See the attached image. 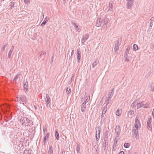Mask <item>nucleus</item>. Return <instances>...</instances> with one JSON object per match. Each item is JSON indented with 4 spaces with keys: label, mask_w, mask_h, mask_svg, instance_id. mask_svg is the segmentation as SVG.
Masks as SVG:
<instances>
[{
    "label": "nucleus",
    "mask_w": 154,
    "mask_h": 154,
    "mask_svg": "<svg viewBox=\"0 0 154 154\" xmlns=\"http://www.w3.org/2000/svg\"><path fill=\"white\" fill-rule=\"evenodd\" d=\"M17 98L18 101L20 103L25 105L26 103V97L24 96L20 95Z\"/></svg>",
    "instance_id": "1"
},
{
    "label": "nucleus",
    "mask_w": 154,
    "mask_h": 154,
    "mask_svg": "<svg viewBox=\"0 0 154 154\" xmlns=\"http://www.w3.org/2000/svg\"><path fill=\"white\" fill-rule=\"evenodd\" d=\"M23 125L28 126L29 125L30 120L26 117H23L20 120Z\"/></svg>",
    "instance_id": "2"
},
{
    "label": "nucleus",
    "mask_w": 154,
    "mask_h": 154,
    "mask_svg": "<svg viewBox=\"0 0 154 154\" xmlns=\"http://www.w3.org/2000/svg\"><path fill=\"white\" fill-rule=\"evenodd\" d=\"M45 100L46 106L48 107H50L51 106V100L50 97L47 94H46Z\"/></svg>",
    "instance_id": "3"
},
{
    "label": "nucleus",
    "mask_w": 154,
    "mask_h": 154,
    "mask_svg": "<svg viewBox=\"0 0 154 154\" xmlns=\"http://www.w3.org/2000/svg\"><path fill=\"white\" fill-rule=\"evenodd\" d=\"M46 55V52L45 51H42L40 52L38 54V58L39 59L45 57Z\"/></svg>",
    "instance_id": "4"
},
{
    "label": "nucleus",
    "mask_w": 154,
    "mask_h": 154,
    "mask_svg": "<svg viewBox=\"0 0 154 154\" xmlns=\"http://www.w3.org/2000/svg\"><path fill=\"white\" fill-rule=\"evenodd\" d=\"M97 27H99L100 26H103L104 27V25L103 23V20L100 19L98 18L97 20V22L96 24Z\"/></svg>",
    "instance_id": "5"
},
{
    "label": "nucleus",
    "mask_w": 154,
    "mask_h": 154,
    "mask_svg": "<svg viewBox=\"0 0 154 154\" xmlns=\"http://www.w3.org/2000/svg\"><path fill=\"white\" fill-rule=\"evenodd\" d=\"M151 121V118L150 117L149 118L147 122V128L150 131L152 130Z\"/></svg>",
    "instance_id": "6"
},
{
    "label": "nucleus",
    "mask_w": 154,
    "mask_h": 154,
    "mask_svg": "<svg viewBox=\"0 0 154 154\" xmlns=\"http://www.w3.org/2000/svg\"><path fill=\"white\" fill-rule=\"evenodd\" d=\"M134 134L136 139H138L139 138V134L138 129H135L134 128L133 130Z\"/></svg>",
    "instance_id": "7"
},
{
    "label": "nucleus",
    "mask_w": 154,
    "mask_h": 154,
    "mask_svg": "<svg viewBox=\"0 0 154 154\" xmlns=\"http://www.w3.org/2000/svg\"><path fill=\"white\" fill-rule=\"evenodd\" d=\"M77 56L78 61L79 63L80 62V58L81 57V52L79 49H78L77 51Z\"/></svg>",
    "instance_id": "8"
},
{
    "label": "nucleus",
    "mask_w": 154,
    "mask_h": 154,
    "mask_svg": "<svg viewBox=\"0 0 154 154\" xmlns=\"http://www.w3.org/2000/svg\"><path fill=\"white\" fill-rule=\"evenodd\" d=\"M50 133H48L43 138V142L44 143V145L45 146L46 145V143L47 141V139H48L49 137Z\"/></svg>",
    "instance_id": "9"
},
{
    "label": "nucleus",
    "mask_w": 154,
    "mask_h": 154,
    "mask_svg": "<svg viewBox=\"0 0 154 154\" xmlns=\"http://www.w3.org/2000/svg\"><path fill=\"white\" fill-rule=\"evenodd\" d=\"M134 1H128L126 4V7L128 9H130L131 8L133 5Z\"/></svg>",
    "instance_id": "10"
},
{
    "label": "nucleus",
    "mask_w": 154,
    "mask_h": 154,
    "mask_svg": "<svg viewBox=\"0 0 154 154\" xmlns=\"http://www.w3.org/2000/svg\"><path fill=\"white\" fill-rule=\"evenodd\" d=\"M120 128L119 125L116 126L115 129V134L117 136H119L120 133Z\"/></svg>",
    "instance_id": "11"
},
{
    "label": "nucleus",
    "mask_w": 154,
    "mask_h": 154,
    "mask_svg": "<svg viewBox=\"0 0 154 154\" xmlns=\"http://www.w3.org/2000/svg\"><path fill=\"white\" fill-rule=\"evenodd\" d=\"M86 101H84L83 103L82 104L81 110L82 112H85L86 109Z\"/></svg>",
    "instance_id": "12"
},
{
    "label": "nucleus",
    "mask_w": 154,
    "mask_h": 154,
    "mask_svg": "<svg viewBox=\"0 0 154 154\" xmlns=\"http://www.w3.org/2000/svg\"><path fill=\"white\" fill-rule=\"evenodd\" d=\"M114 4V2L113 1H111L110 2L109 6L108 7V11H111L113 9V5Z\"/></svg>",
    "instance_id": "13"
},
{
    "label": "nucleus",
    "mask_w": 154,
    "mask_h": 154,
    "mask_svg": "<svg viewBox=\"0 0 154 154\" xmlns=\"http://www.w3.org/2000/svg\"><path fill=\"white\" fill-rule=\"evenodd\" d=\"M114 88H113L112 90H111L110 91L109 93L108 94V99H111L112 98L113 94H114Z\"/></svg>",
    "instance_id": "14"
},
{
    "label": "nucleus",
    "mask_w": 154,
    "mask_h": 154,
    "mask_svg": "<svg viewBox=\"0 0 154 154\" xmlns=\"http://www.w3.org/2000/svg\"><path fill=\"white\" fill-rule=\"evenodd\" d=\"M109 21V20L108 18H105L104 19V20H103V25H104V27H107V23H108Z\"/></svg>",
    "instance_id": "15"
},
{
    "label": "nucleus",
    "mask_w": 154,
    "mask_h": 154,
    "mask_svg": "<svg viewBox=\"0 0 154 154\" xmlns=\"http://www.w3.org/2000/svg\"><path fill=\"white\" fill-rule=\"evenodd\" d=\"M49 17H46L45 18L44 21L41 24V26H44L45 24L47 23L48 21V20L49 19Z\"/></svg>",
    "instance_id": "16"
},
{
    "label": "nucleus",
    "mask_w": 154,
    "mask_h": 154,
    "mask_svg": "<svg viewBox=\"0 0 154 154\" xmlns=\"http://www.w3.org/2000/svg\"><path fill=\"white\" fill-rule=\"evenodd\" d=\"M14 49V47L13 46H12L11 49L10 50L8 54V58H10L11 57L12 53Z\"/></svg>",
    "instance_id": "17"
},
{
    "label": "nucleus",
    "mask_w": 154,
    "mask_h": 154,
    "mask_svg": "<svg viewBox=\"0 0 154 154\" xmlns=\"http://www.w3.org/2000/svg\"><path fill=\"white\" fill-rule=\"evenodd\" d=\"M144 105V102H141L137 103V109H138L142 106H143Z\"/></svg>",
    "instance_id": "18"
},
{
    "label": "nucleus",
    "mask_w": 154,
    "mask_h": 154,
    "mask_svg": "<svg viewBox=\"0 0 154 154\" xmlns=\"http://www.w3.org/2000/svg\"><path fill=\"white\" fill-rule=\"evenodd\" d=\"M134 127L135 128V129H138L139 128H139H140V122H135L134 125Z\"/></svg>",
    "instance_id": "19"
},
{
    "label": "nucleus",
    "mask_w": 154,
    "mask_h": 154,
    "mask_svg": "<svg viewBox=\"0 0 154 154\" xmlns=\"http://www.w3.org/2000/svg\"><path fill=\"white\" fill-rule=\"evenodd\" d=\"M55 136L57 140L59 139V134L57 130H55Z\"/></svg>",
    "instance_id": "20"
},
{
    "label": "nucleus",
    "mask_w": 154,
    "mask_h": 154,
    "mask_svg": "<svg viewBox=\"0 0 154 154\" xmlns=\"http://www.w3.org/2000/svg\"><path fill=\"white\" fill-rule=\"evenodd\" d=\"M28 83L27 82H25V84L23 85V90L25 91V90H27L28 88Z\"/></svg>",
    "instance_id": "21"
},
{
    "label": "nucleus",
    "mask_w": 154,
    "mask_h": 154,
    "mask_svg": "<svg viewBox=\"0 0 154 154\" xmlns=\"http://www.w3.org/2000/svg\"><path fill=\"white\" fill-rule=\"evenodd\" d=\"M80 148V146L79 144H78L76 148V152L77 154H79L80 153V151L79 150Z\"/></svg>",
    "instance_id": "22"
},
{
    "label": "nucleus",
    "mask_w": 154,
    "mask_h": 154,
    "mask_svg": "<svg viewBox=\"0 0 154 154\" xmlns=\"http://www.w3.org/2000/svg\"><path fill=\"white\" fill-rule=\"evenodd\" d=\"M48 153L49 154H53V149L52 146H49L48 150Z\"/></svg>",
    "instance_id": "23"
},
{
    "label": "nucleus",
    "mask_w": 154,
    "mask_h": 154,
    "mask_svg": "<svg viewBox=\"0 0 154 154\" xmlns=\"http://www.w3.org/2000/svg\"><path fill=\"white\" fill-rule=\"evenodd\" d=\"M100 133H98L97 131H96V138L97 140H99L100 137Z\"/></svg>",
    "instance_id": "24"
},
{
    "label": "nucleus",
    "mask_w": 154,
    "mask_h": 154,
    "mask_svg": "<svg viewBox=\"0 0 154 154\" xmlns=\"http://www.w3.org/2000/svg\"><path fill=\"white\" fill-rule=\"evenodd\" d=\"M108 130H106L104 133V137L108 138V134L109 133V128L108 127Z\"/></svg>",
    "instance_id": "25"
},
{
    "label": "nucleus",
    "mask_w": 154,
    "mask_h": 154,
    "mask_svg": "<svg viewBox=\"0 0 154 154\" xmlns=\"http://www.w3.org/2000/svg\"><path fill=\"white\" fill-rule=\"evenodd\" d=\"M20 74L19 73H17V75L14 78L13 81L16 82L17 80L18 77L20 75Z\"/></svg>",
    "instance_id": "26"
},
{
    "label": "nucleus",
    "mask_w": 154,
    "mask_h": 154,
    "mask_svg": "<svg viewBox=\"0 0 154 154\" xmlns=\"http://www.w3.org/2000/svg\"><path fill=\"white\" fill-rule=\"evenodd\" d=\"M154 20V17H152L149 20V26L150 27H152V21Z\"/></svg>",
    "instance_id": "27"
},
{
    "label": "nucleus",
    "mask_w": 154,
    "mask_h": 154,
    "mask_svg": "<svg viewBox=\"0 0 154 154\" xmlns=\"http://www.w3.org/2000/svg\"><path fill=\"white\" fill-rule=\"evenodd\" d=\"M103 149L105 151H106L108 149V147H107L108 145V143H103Z\"/></svg>",
    "instance_id": "28"
},
{
    "label": "nucleus",
    "mask_w": 154,
    "mask_h": 154,
    "mask_svg": "<svg viewBox=\"0 0 154 154\" xmlns=\"http://www.w3.org/2000/svg\"><path fill=\"white\" fill-rule=\"evenodd\" d=\"M121 42L122 39H119L117 41L115 45H117L116 46H118L119 47V46L121 45Z\"/></svg>",
    "instance_id": "29"
},
{
    "label": "nucleus",
    "mask_w": 154,
    "mask_h": 154,
    "mask_svg": "<svg viewBox=\"0 0 154 154\" xmlns=\"http://www.w3.org/2000/svg\"><path fill=\"white\" fill-rule=\"evenodd\" d=\"M116 45H115L114 50L115 51V52L117 53L118 52V51L119 48V47L118 46H116Z\"/></svg>",
    "instance_id": "30"
},
{
    "label": "nucleus",
    "mask_w": 154,
    "mask_h": 154,
    "mask_svg": "<svg viewBox=\"0 0 154 154\" xmlns=\"http://www.w3.org/2000/svg\"><path fill=\"white\" fill-rule=\"evenodd\" d=\"M107 109V106H105L103 108L102 113L103 114H105L106 111Z\"/></svg>",
    "instance_id": "31"
},
{
    "label": "nucleus",
    "mask_w": 154,
    "mask_h": 154,
    "mask_svg": "<svg viewBox=\"0 0 154 154\" xmlns=\"http://www.w3.org/2000/svg\"><path fill=\"white\" fill-rule=\"evenodd\" d=\"M133 49L134 51H136L138 49V46L136 44H134L133 46Z\"/></svg>",
    "instance_id": "32"
},
{
    "label": "nucleus",
    "mask_w": 154,
    "mask_h": 154,
    "mask_svg": "<svg viewBox=\"0 0 154 154\" xmlns=\"http://www.w3.org/2000/svg\"><path fill=\"white\" fill-rule=\"evenodd\" d=\"M130 146V144L129 143H125L124 145V146L125 148H128Z\"/></svg>",
    "instance_id": "33"
},
{
    "label": "nucleus",
    "mask_w": 154,
    "mask_h": 154,
    "mask_svg": "<svg viewBox=\"0 0 154 154\" xmlns=\"http://www.w3.org/2000/svg\"><path fill=\"white\" fill-rule=\"evenodd\" d=\"M100 129H101V128L100 125H98L97 127L96 128V131H97V132L100 133Z\"/></svg>",
    "instance_id": "34"
},
{
    "label": "nucleus",
    "mask_w": 154,
    "mask_h": 154,
    "mask_svg": "<svg viewBox=\"0 0 154 154\" xmlns=\"http://www.w3.org/2000/svg\"><path fill=\"white\" fill-rule=\"evenodd\" d=\"M97 63L96 61H94L93 63H92V68H94L95 67V66H96L97 65Z\"/></svg>",
    "instance_id": "35"
},
{
    "label": "nucleus",
    "mask_w": 154,
    "mask_h": 154,
    "mask_svg": "<svg viewBox=\"0 0 154 154\" xmlns=\"http://www.w3.org/2000/svg\"><path fill=\"white\" fill-rule=\"evenodd\" d=\"M89 34H87L84 35L83 36L82 38H88L89 37Z\"/></svg>",
    "instance_id": "36"
},
{
    "label": "nucleus",
    "mask_w": 154,
    "mask_h": 154,
    "mask_svg": "<svg viewBox=\"0 0 154 154\" xmlns=\"http://www.w3.org/2000/svg\"><path fill=\"white\" fill-rule=\"evenodd\" d=\"M66 92L68 94H69L70 93L71 89L69 87H68L67 88Z\"/></svg>",
    "instance_id": "37"
},
{
    "label": "nucleus",
    "mask_w": 154,
    "mask_h": 154,
    "mask_svg": "<svg viewBox=\"0 0 154 154\" xmlns=\"http://www.w3.org/2000/svg\"><path fill=\"white\" fill-rule=\"evenodd\" d=\"M136 101H134L133 103L131 104V106H132V107H134V106L137 105V104L136 105Z\"/></svg>",
    "instance_id": "38"
},
{
    "label": "nucleus",
    "mask_w": 154,
    "mask_h": 154,
    "mask_svg": "<svg viewBox=\"0 0 154 154\" xmlns=\"http://www.w3.org/2000/svg\"><path fill=\"white\" fill-rule=\"evenodd\" d=\"M108 138L104 137V141L103 142V143H108Z\"/></svg>",
    "instance_id": "39"
},
{
    "label": "nucleus",
    "mask_w": 154,
    "mask_h": 154,
    "mask_svg": "<svg viewBox=\"0 0 154 154\" xmlns=\"http://www.w3.org/2000/svg\"><path fill=\"white\" fill-rule=\"evenodd\" d=\"M74 27L77 31L79 32L80 31V28L78 27V26L77 25H76L75 26H74Z\"/></svg>",
    "instance_id": "40"
},
{
    "label": "nucleus",
    "mask_w": 154,
    "mask_h": 154,
    "mask_svg": "<svg viewBox=\"0 0 154 154\" xmlns=\"http://www.w3.org/2000/svg\"><path fill=\"white\" fill-rule=\"evenodd\" d=\"M119 136H117L116 135V137H115V140H114V142L116 143H117V141L119 139Z\"/></svg>",
    "instance_id": "41"
},
{
    "label": "nucleus",
    "mask_w": 154,
    "mask_h": 154,
    "mask_svg": "<svg viewBox=\"0 0 154 154\" xmlns=\"http://www.w3.org/2000/svg\"><path fill=\"white\" fill-rule=\"evenodd\" d=\"M120 114H121V113H120L119 110V109H117L116 111V115L118 116H119Z\"/></svg>",
    "instance_id": "42"
},
{
    "label": "nucleus",
    "mask_w": 154,
    "mask_h": 154,
    "mask_svg": "<svg viewBox=\"0 0 154 154\" xmlns=\"http://www.w3.org/2000/svg\"><path fill=\"white\" fill-rule=\"evenodd\" d=\"M109 99L107 98V99L105 101V103L106 104V105L105 106H107L108 104L109 103Z\"/></svg>",
    "instance_id": "43"
},
{
    "label": "nucleus",
    "mask_w": 154,
    "mask_h": 154,
    "mask_svg": "<svg viewBox=\"0 0 154 154\" xmlns=\"http://www.w3.org/2000/svg\"><path fill=\"white\" fill-rule=\"evenodd\" d=\"M23 154H29V150H25Z\"/></svg>",
    "instance_id": "44"
},
{
    "label": "nucleus",
    "mask_w": 154,
    "mask_h": 154,
    "mask_svg": "<svg viewBox=\"0 0 154 154\" xmlns=\"http://www.w3.org/2000/svg\"><path fill=\"white\" fill-rule=\"evenodd\" d=\"M128 52H129L128 50V49H127V50L125 52L124 55H126V56H127V55L128 54Z\"/></svg>",
    "instance_id": "45"
},
{
    "label": "nucleus",
    "mask_w": 154,
    "mask_h": 154,
    "mask_svg": "<svg viewBox=\"0 0 154 154\" xmlns=\"http://www.w3.org/2000/svg\"><path fill=\"white\" fill-rule=\"evenodd\" d=\"M124 59L126 61H129V60L127 59V56L126 55H124Z\"/></svg>",
    "instance_id": "46"
},
{
    "label": "nucleus",
    "mask_w": 154,
    "mask_h": 154,
    "mask_svg": "<svg viewBox=\"0 0 154 154\" xmlns=\"http://www.w3.org/2000/svg\"><path fill=\"white\" fill-rule=\"evenodd\" d=\"M129 113L131 115H133L134 114V111L133 110H130L129 111Z\"/></svg>",
    "instance_id": "47"
},
{
    "label": "nucleus",
    "mask_w": 154,
    "mask_h": 154,
    "mask_svg": "<svg viewBox=\"0 0 154 154\" xmlns=\"http://www.w3.org/2000/svg\"><path fill=\"white\" fill-rule=\"evenodd\" d=\"M86 98H87L86 99V100H85V101H86V103L87 102H88L90 100V96L88 97H86Z\"/></svg>",
    "instance_id": "48"
},
{
    "label": "nucleus",
    "mask_w": 154,
    "mask_h": 154,
    "mask_svg": "<svg viewBox=\"0 0 154 154\" xmlns=\"http://www.w3.org/2000/svg\"><path fill=\"white\" fill-rule=\"evenodd\" d=\"M103 102V98H102V100H101V101H100V102L99 103V105L100 106L102 104Z\"/></svg>",
    "instance_id": "49"
},
{
    "label": "nucleus",
    "mask_w": 154,
    "mask_h": 154,
    "mask_svg": "<svg viewBox=\"0 0 154 154\" xmlns=\"http://www.w3.org/2000/svg\"><path fill=\"white\" fill-rule=\"evenodd\" d=\"M116 149V145H113V146L112 150L115 151Z\"/></svg>",
    "instance_id": "50"
},
{
    "label": "nucleus",
    "mask_w": 154,
    "mask_h": 154,
    "mask_svg": "<svg viewBox=\"0 0 154 154\" xmlns=\"http://www.w3.org/2000/svg\"><path fill=\"white\" fill-rule=\"evenodd\" d=\"M24 2L25 3L28 4H29V0H24Z\"/></svg>",
    "instance_id": "51"
},
{
    "label": "nucleus",
    "mask_w": 154,
    "mask_h": 154,
    "mask_svg": "<svg viewBox=\"0 0 154 154\" xmlns=\"http://www.w3.org/2000/svg\"><path fill=\"white\" fill-rule=\"evenodd\" d=\"M135 122H140L139 120L137 119V118H136L135 119Z\"/></svg>",
    "instance_id": "52"
},
{
    "label": "nucleus",
    "mask_w": 154,
    "mask_h": 154,
    "mask_svg": "<svg viewBox=\"0 0 154 154\" xmlns=\"http://www.w3.org/2000/svg\"><path fill=\"white\" fill-rule=\"evenodd\" d=\"M6 45H3V47H2V50L3 51H4V50H5V48L6 47Z\"/></svg>",
    "instance_id": "53"
},
{
    "label": "nucleus",
    "mask_w": 154,
    "mask_h": 154,
    "mask_svg": "<svg viewBox=\"0 0 154 154\" xmlns=\"http://www.w3.org/2000/svg\"><path fill=\"white\" fill-rule=\"evenodd\" d=\"M143 106V107L144 108H148V106L144 104V105Z\"/></svg>",
    "instance_id": "54"
},
{
    "label": "nucleus",
    "mask_w": 154,
    "mask_h": 154,
    "mask_svg": "<svg viewBox=\"0 0 154 154\" xmlns=\"http://www.w3.org/2000/svg\"><path fill=\"white\" fill-rule=\"evenodd\" d=\"M105 114H103V113H102V115H101V120H102L103 119V118L104 117V115Z\"/></svg>",
    "instance_id": "55"
},
{
    "label": "nucleus",
    "mask_w": 154,
    "mask_h": 154,
    "mask_svg": "<svg viewBox=\"0 0 154 154\" xmlns=\"http://www.w3.org/2000/svg\"><path fill=\"white\" fill-rule=\"evenodd\" d=\"M86 39H82L81 42L82 43H84V42H85Z\"/></svg>",
    "instance_id": "56"
},
{
    "label": "nucleus",
    "mask_w": 154,
    "mask_h": 154,
    "mask_svg": "<svg viewBox=\"0 0 154 154\" xmlns=\"http://www.w3.org/2000/svg\"><path fill=\"white\" fill-rule=\"evenodd\" d=\"M43 133L45 134V131H46V132H47L46 128H43Z\"/></svg>",
    "instance_id": "57"
},
{
    "label": "nucleus",
    "mask_w": 154,
    "mask_h": 154,
    "mask_svg": "<svg viewBox=\"0 0 154 154\" xmlns=\"http://www.w3.org/2000/svg\"><path fill=\"white\" fill-rule=\"evenodd\" d=\"M71 23L72 24V25H73L74 26H75L76 25H77L76 24L74 23V22H71Z\"/></svg>",
    "instance_id": "58"
},
{
    "label": "nucleus",
    "mask_w": 154,
    "mask_h": 154,
    "mask_svg": "<svg viewBox=\"0 0 154 154\" xmlns=\"http://www.w3.org/2000/svg\"><path fill=\"white\" fill-rule=\"evenodd\" d=\"M72 78L71 79H70V80L69 81V82H68L69 84H70L71 83L72 81Z\"/></svg>",
    "instance_id": "59"
},
{
    "label": "nucleus",
    "mask_w": 154,
    "mask_h": 154,
    "mask_svg": "<svg viewBox=\"0 0 154 154\" xmlns=\"http://www.w3.org/2000/svg\"><path fill=\"white\" fill-rule=\"evenodd\" d=\"M74 53V49L72 50V52H71V56Z\"/></svg>",
    "instance_id": "60"
},
{
    "label": "nucleus",
    "mask_w": 154,
    "mask_h": 154,
    "mask_svg": "<svg viewBox=\"0 0 154 154\" xmlns=\"http://www.w3.org/2000/svg\"><path fill=\"white\" fill-rule=\"evenodd\" d=\"M119 154H124V152L123 151H121L120 152Z\"/></svg>",
    "instance_id": "61"
},
{
    "label": "nucleus",
    "mask_w": 154,
    "mask_h": 154,
    "mask_svg": "<svg viewBox=\"0 0 154 154\" xmlns=\"http://www.w3.org/2000/svg\"><path fill=\"white\" fill-rule=\"evenodd\" d=\"M34 108L36 110L37 109V107L36 106H35V105H34Z\"/></svg>",
    "instance_id": "62"
},
{
    "label": "nucleus",
    "mask_w": 154,
    "mask_h": 154,
    "mask_svg": "<svg viewBox=\"0 0 154 154\" xmlns=\"http://www.w3.org/2000/svg\"><path fill=\"white\" fill-rule=\"evenodd\" d=\"M113 145H116L117 146V143L114 142V144Z\"/></svg>",
    "instance_id": "63"
},
{
    "label": "nucleus",
    "mask_w": 154,
    "mask_h": 154,
    "mask_svg": "<svg viewBox=\"0 0 154 154\" xmlns=\"http://www.w3.org/2000/svg\"><path fill=\"white\" fill-rule=\"evenodd\" d=\"M42 154H46V153H42Z\"/></svg>",
    "instance_id": "64"
}]
</instances>
